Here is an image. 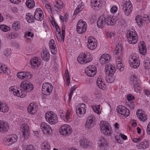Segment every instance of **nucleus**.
Here are the masks:
<instances>
[{"mask_svg": "<svg viewBox=\"0 0 150 150\" xmlns=\"http://www.w3.org/2000/svg\"><path fill=\"white\" fill-rule=\"evenodd\" d=\"M26 6L29 8H32L35 6V3L33 0H28L25 3Z\"/></svg>", "mask_w": 150, "mask_h": 150, "instance_id": "47", "label": "nucleus"}, {"mask_svg": "<svg viewBox=\"0 0 150 150\" xmlns=\"http://www.w3.org/2000/svg\"><path fill=\"white\" fill-rule=\"evenodd\" d=\"M129 62L132 67L137 68L140 64L139 56L135 53L133 54L130 56Z\"/></svg>", "mask_w": 150, "mask_h": 150, "instance_id": "5", "label": "nucleus"}, {"mask_svg": "<svg viewBox=\"0 0 150 150\" xmlns=\"http://www.w3.org/2000/svg\"><path fill=\"white\" fill-rule=\"evenodd\" d=\"M104 19V15H102L99 18L97 22V26L100 28H103L105 26V23Z\"/></svg>", "mask_w": 150, "mask_h": 150, "instance_id": "30", "label": "nucleus"}, {"mask_svg": "<svg viewBox=\"0 0 150 150\" xmlns=\"http://www.w3.org/2000/svg\"><path fill=\"white\" fill-rule=\"evenodd\" d=\"M122 47L120 45L116 46L115 50L116 58H121L122 55Z\"/></svg>", "mask_w": 150, "mask_h": 150, "instance_id": "27", "label": "nucleus"}, {"mask_svg": "<svg viewBox=\"0 0 150 150\" xmlns=\"http://www.w3.org/2000/svg\"><path fill=\"white\" fill-rule=\"evenodd\" d=\"M41 56L43 59L45 61H48L50 58V54L47 51H43L41 54Z\"/></svg>", "mask_w": 150, "mask_h": 150, "instance_id": "43", "label": "nucleus"}, {"mask_svg": "<svg viewBox=\"0 0 150 150\" xmlns=\"http://www.w3.org/2000/svg\"><path fill=\"white\" fill-rule=\"evenodd\" d=\"M27 21L29 23H33L35 21V17H33L31 13H28L25 16Z\"/></svg>", "mask_w": 150, "mask_h": 150, "instance_id": "39", "label": "nucleus"}, {"mask_svg": "<svg viewBox=\"0 0 150 150\" xmlns=\"http://www.w3.org/2000/svg\"><path fill=\"white\" fill-rule=\"evenodd\" d=\"M53 88L52 85L49 83H44L42 87V93L45 95H48L52 92Z\"/></svg>", "mask_w": 150, "mask_h": 150, "instance_id": "8", "label": "nucleus"}, {"mask_svg": "<svg viewBox=\"0 0 150 150\" xmlns=\"http://www.w3.org/2000/svg\"><path fill=\"white\" fill-rule=\"evenodd\" d=\"M149 146L147 142L146 141L138 143L137 145V148L139 149H145L148 147Z\"/></svg>", "mask_w": 150, "mask_h": 150, "instance_id": "38", "label": "nucleus"}, {"mask_svg": "<svg viewBox=\"0 0 150 150\" xmlns=\"http://www.w3.org/2000/svg\"><path fill=\"white\" fill-rule=\"evenodd\" d=\"M18 77L21 79H30L31 76L30 74L28 72L22 71L17 74Z\"/></svg>", "mask_w": 150, "mask_h": 150, "instance_id": "22", "label": "nucleus"}, {"mask_svg": "<svg viewBox=\"0 0 150 150\" xmlns=\"http://www.w3.org/2000/svg\"><path fill=\"white\" fill-rule=\"evenodd\" d=\"M117 110L119 114L125 116H128L130 114L129 110L124 106L119 105L117 106Z\"/></svg>", "mask_w": 150, "mask_h": 150, "instance_id": "15", "label": "nucleus"}, {"mask_svg": "<svg viewBox=\"0 0 150 150\" xmlns=\"http://www.w3.org/2000/svg\"><path fill=\"white\" fill-rule=\"evenodd\" d=\"M127 41L130 44H135L137 43L138 37L136 32L134 30H128L127 33Z\"/></svg>", "mask_w": 150, "mask_h": 150, "instance_id": "1", "label": "nucleus"}, {"mask_svg": "<svg viewBox=\"0 0 150 150\" xmlns=\"http://www.w3.org/2000/svg\"><path fill=\"white\" fill-rule=\"evenodd\" d=\"M105 70L108 72V74H114L116 71V69L114 65L109 64L105 66Z\"/></svg>", "mask_w": 150, "mask_h": 150, "instance_id": "28", "label": "nucleus"}, {"mask_svg": "<svg viewBox=\"0 0 150 150\" xmlns=\"http://www.w3.org/2000/svg\"><path fill=\"white\" fill-rule=\"evenodd\" d=\"M92 108L95 112L100 114L101 113L102 108L100 105H93L91 106Z\"/></svg>", "mask_w": 150, "mask_h": 150, "instance_id": "41", "label": "nucleus"}, {"mask_svg": "<svg viewBox=\"0 0 150 150\" xmlns=\"http://www.w3.org/2000/svg\"><path fill=\"white\" fill-rule=\"evenodd\" d=\"M127 98L129 101H130L134 99V97L131 94H129L127 96Z\"/></svg>", "mask_w": 150, "mask_h": 150, "instance_id": "59", "label": "nucleus"}, {"mask_svg": "<svg viewBox=\"0 0 150 150\" xmlns=\"http://www.w3.org/2000/svg\"><path fill=\"white\" fill-rule=\"evenodd\" d=\"M8 110V105L6 103L2 102L0 104V111L3 112H7Z\"/></svg>", "mask_w": 150, "mask_h": 150, "instance_id": "40", "label": "nucleus"}, {"mask_svg": "<svg viewBox=\"0 0 150 150\" xmlns=\"http://www.w3.org/2000/svg\"><path fill=\"white\" fill-rule=\"evenodd\" d=\"M47 121L51 125L55 124L58 122L57 115L52 111L47 112L45 115Z\"/></svg>", "mask_w": 150, "mask_h": 150, "instance_id": "3", "label": "nucleus"}, {"mask_svg": "<svg viewBox=\"0 0 150 150\" xmlns=\"http://www.w3.org/2000/svg\"><path fill=\"white\" fill-rule=\"evenodd\" d=\"M81 11V10L79 8V6H78L74 11V14H77Z\"/></svg>", "mask_w": 150, "mask_h": 150, "instance_id": "63", "label": "nucleus"}, {"mask_svg": "<svg viewBox=\"0 0 150 150\" xmlns=\"http://www.w3.org/2000/svg\"><path fill=\"white\" fill-rule=\"evenodd\" d=\"M54 8L57 9L62 8L63 6V4L60 0L55 1L54 2Z\"/></svg>", "mask_w": 150, "mask_h": 150, "instance_id": "44", "label": "nucleus"}, {"mask_svg": "<svg viewBox=\"0 0 150 150\" xmlns=\"http://www.w3.org/2000/svg\"><path fill=\"white\" fill-rule=\"evenodd\" d=\"M77 60L79 63L83 64L91 62L92 60V56L89 53H82L80 54Z\"/></svg>", "mask_w": 150, "mask_h": 150, "instance_id": "2", "label": "nucleus"}, {"mask_svg": "<svg viewBox=\"0 0 150 150\" xmlns=\"http://www.w3.org/2000/svg\"><path fill=\"white\" fill-rule=\"evenodd\" d=\"M111 58L110 55L107 54H103L100 57L99 61L100 63L103 65L109 62L110 61Z\"/></svg>", "mask_w": 150, "mask_h": 150, "instance_id": "23", "label": "nucleus"}, {"mask_svg": "<svg viewBox=\"0 0 150 150\" xmlns=\"http://www.w3.org/2000/svg\"><path fill=\"white\" fill-rule=\"evenodd\" d=\"M102 125L100 126V130L102 133L105 135H110L112 133V130L109 124L105 121L102 122Z\"/></svg>", "mask_w": 150, "mask_h": 150, "instance_id": "6", "label": "nucleus"}, {"mask_svg": "<svg viewBox=\"0 0 150 150\" xmlns=\"http://www.w3.org/2000/svg\"><path fill=\"white\" fill-rule=\"evenodd\" d=\"M57 39L59 42H61L62 40L61 35L60 31H58V33H56Z\"/></svg>", "mask_w": 150, "mask_h": 150, "instance_id": "54", "label": "nucleus"}, {"mask_svg": "<svg viewBox=\"0 0 150 150\" xmlns=\"http://www.w3.org/2000/svg\"><path fill=\"white\" fill-rule=\"evenodd\" d=\"M128 105L129 108L132 109H133L134 108V103L132 101H129Z\"/></svg>", "mask_w": 150, "mask_h": 150, "instance_id": "58", "label": "nucleus"}, {"mask_svg": "<svg viewBox=\"0 0 150 150\" xmlns=\"http://www.w3.org/2000/svg\"><path fill=\"white\" fill-rule=\"evenodd\" d=\"M118 131V130L115 131L114 132V137L116 139V141L117 142L120 144H122V142L120 138V136L122 134L120 133Z\"/></svg>", "mask_w": 150, "mask_h": 150, "instance_id": "36", "label": "nucleus"}, {"mask_svg": "<svg viewBox=\"0 0 150 150\" xmlns=\"http://www.w3.org/2000/svg\"><path fill=\"white\" fill-rule=\"evenodd\" d=\"M17 136L15 134L8 136L4 139V144L7 146L11 145L17 141Z\"/></svg>", "mask_w": 150, "mask_h": 150, "instance_id": "11", "label": "nucleus"}, {"mask_svg": "<svg viewBox=\"0 0 150 150\" xmlns=\"http://www.w3.org/2000/svg\"><path fill=\"white\" fill-rule=\"evenodd\" d=\"M96 67L94 65H90L86 68L85 73L89 76L93 77L96 73Z\"/></svg>", "mask_w": 150, "mask_h": 150, "instance_id": "13", "label": "nucleus"}, {"mask_svg": "<svg viewBox=\"0 0 150 150\" xmlns=\"http://www.w3.org/2000/svg\"><path fill=\"white\" fill-rule=\"evenodd\" d=\"M70 115V111H69V110H68L67 112H66V114L65 116V117L66 120V121H68L69 120Z\"/></svg>", "mask_w": 150, "mask_h": 150, "instance_id": "61", "label": "nucleus"}, {"mask_svg": "<svg viewBox=\"0 0 150 150\" xmlns=\"http://www.w3.org/2000/svg\"><path fill=\"white\" fill-rule=\"evenodd\" d=\"M9 90L11 92H13L14 95L22 98L25 97L27 94L26 91H23L21 89V86L20 88H17L15 86H13L9 88Z\"/></svg>", "mask_w": 150, "mask_h": 150, "instance_id": "4", "label": "nucleus"}, {"mask_svg": "<svg viewBox=\"0 0 150 150\" xmlns=\"http://www.w3.org/2000/svg\"><path fill=\"white\" fill-rule=\"evenodd\" d=\"M106 34L107 37L112 40L115 38V34L113 32L111 31L108 32H106Z\"/></svg>", "mask_w": 150, "mask_h": 150, "instance_id": "50", "label": "nucleus"}, {"mask_svg": "<svg viewBox=\"0 0 150 150\" xmlns=\"http://www.w3.org/2000/svg\"><path fill=\"white\" fill-rule=\"evenodd\" d=\"M71 131L70 126L66 124L62 125L59 129L60 133L63 135H68L71 134Z\"/></svg>", "mask_w": 150, "mask_h": 150, "instance_id": "12", "label": "nucleus"}, {"mask_svg": "<svg viewBox=\"0 0 150 150\" xmlns=\"http://www.w3.org/2000/svg\"><path fill=\"white\" fill-rule=\"evenodd\" d=\"M31 66L32 68H37L41 64L40 59L37 57H34L30 60Z\"/></svg>", "mask_w": 150, "mask_h": 150, "instance_id": "19", "label": "nucleus"}, {"mask_svg": "<svg viewBox=\"0 0 150 150\" xmlns=\"http://www.w3.org/2000/svg\"><path fill=\"white\" fill-rule=\"evenodd\" d=\"M97 40L93 37L90 36L89 37L87 43L88 48L91 50L95 49L97 46Z\"/></svg>", "mask_w": 150, "mask_h": 150, "instance_id": "14", "label": "nucleus"}, {"mask_svg": "<svg viewBox=\"0 0 150 150\" xmlns=\"http://www.w3.org/2000/svg\"><path fill=\"white\" fill-rule=\"evenodd\" d=\"M21 26L19 22H16L13 24L12 28L14 30H17L20 29Z\"/></svg>", "mask_w": 150, "mask_h": 150, "instance_id": "48", "label": "nucleus"}, {"mask_svg": "<svg viewBox=\"0 0 150 150\" xmlns=\"http://www.w3.org/2000/svg\"><path fill=\"white\" fill-rule=\"evenodd\" d=\"M22 127V134L24 136V138H26L30 134L29 126L28 124H24L23 125Z\"/></svg>", "mask_w": 150, "mask_h": 150, "instance_id": "24", "label": "nucleus"}, {"mask_svg": "<svg viewBox=\"0 0 150 150\" xmlns=\"http://www.w3.org/2000/svg\"><path fill=\"white\" fill-rule=\"evenodd\" d=\"M137 77L136 75L135 74L132 75L130 78V81L131 83L133 84L135 91L137 92L141 90L142 88L138 82Z\"/></svg>", "mask_w": 150, "mask_h": 150, "instance_id": "7", "label": "nucleus"}, {"mask_svg": "<svg viewBox=\"0 0 150 150\" xmlns=\"http://www.w3.org/2000/svg\"><path fill=\"white\" fill-rule=\"evenodd\" d=\"M99 145L100 147H105L106 146L107 142L103 137H101L99 139Z\"/></svg>", "mask_w": 150, "mask_h": 150, "instance_id": "45", "label": "nucleus"}, {"mask_svg": "<svg viewBox=\"0 0 150 150\" xmlns=\"http://www.w3.org/2000/svg\"><path fill=\"white\" fill-rule=\"evenodd\" d=\"M20 86L21 89L23 91H26V93L27 92L31 91L33 88V86L32 83L26 81L22 82Z\"/></svg>", "mask_w": 150, "mask_h": 150, "instance_id": "10", "label": "nucleus"}, {"mask_svg": "<svg viewBox=\"0 0 150 150\" xmlns=\"http://www.w3.org/2000/svg\"><path fill=\"white\" fill-rule=\"evenodd\" d=\"M95 118L94 116L93 115H91L88 117L85 124V127L88 128H90L92 127L95 123Z\"/></svg>", "mask_w": 150, "mask_h": 150, "instance_id": "18", "label": "nucleus"}, {"mask_svg": "<svg viewBox=\"0 0 150 150\" xmlns=\"http://www.w3.org/2000/svg\"><path fill=\"white\" fill-rule=\"evenodd\" d=\"M136 21L138 25H140L142 23L143 20L141 16H137L135 18Z\"/></svg>", "mask_w": 150, "mask_h": 150, "instance_id": "51", "label": "nucleus"}, {"mask_svg": "<svg viewBox=\"0 0 150 150\" xmlns=\"http://www.w3.org/2000/svg\"><path fill=\"white\" fill-rule=\"evenodd\" d=\"M123 11L124 12L125 14L128 16L131 12L132 10V3L128 4H124L123 5L122 8Z\"/></svg>", "mask_w": 150, "mask_h": 150, "instance_id": "20", "label": "nucleus"}, {"mask_svg": "<svg viewBox=\"0 0 150 150\" xmlns=\"http://www.w3.org/2000/svg\"><path fill=\"white\" fill-rule=\"evenodd\" d=\"M0 73H5L6 74L8 75L10 73V69L7 67L6 66L0 64Z\"/></svg>", "mask_w": 150, "mask_h": 150, "instance_id": "34", "label": "nucleus"}, {"mask_svg": "<svg viewBox=\"0 0 150 150\" xmlns=\"http://www.w3.org/2000/svg\"><path fill=\"white\" fill-rule=\"evenodd\" d=\"M55 44L53 45H52L51 47L50 48L52 50H51V52L53 54H56L57 52V48L55 47Z\"/></svg>", "mask_w": 150, "mask_h": 150, "instance_id": "53", "label": "nucleus"}, {"mask_svg": "<svg viewBox=\"0 0 150 150\" xmlns=\"http://www.w3.org/2000/svg\"><path fill=\"white\" fill-rule=\"evenodd\" d=\"M40 128L43 132L45 135H48L51 133L52 129L45 122L41 123Z\"/></svg>", "mask_w": 150, "mask_h": 150, "instance_id": "17", "label": "nucleus"}, {"mask_svg": "<svg viewBox=\"0 0 150 150\" xmlns=\"http://www.w3.org/2000/svg\"><path fill=\"white\" fill-rule=\"evenodd\" d=\"M146 131L147 133L150 135V122L147 125Z\"/></svg>", "mask_w": 150, "mask_h": 150, "instance_id": "64", "label": "nucleus"}, {"mask_svg": "<svg viewBox=\"0 0 150 150\" xmlns=\"http://www.w3.org/2000/svg\"><path fill=\"white\" fill-rule=\"evenodd\" d=\"M137 114L139 119L141 121L144 122L146 120V116L142 112V111L138 110Z\"/></svg>", "mask_w": 150, "mask_h": 150, "instance_id": "33", "label": "nucleus"}, {"mask_svg": "<svg viewBox=\"0 0 150 150\" xmlns=\"http://www.w3.org/2000/svg\"><path fill=\"white\" fill-rule=\"evenodd\" d=\"M62 37L63 41H64L65 36V26L63 25L62 27Z\"/></svg>", "mask_w": 150, "mask_h": 150, "instance_id": "57", "label": "nucleus"}, {"mask_svg": "<svg viewBox=\"0 0 150 150\" xmlns=\"http://www.w3.org/2000/svg\"><path fill=\"white\" fill-rule=\"evenodd\" d=\"M141 45L139 47V50H146V48L145 46V44L144 42L143 41H141L140 42Z\"/></svg>", "mask_w": 150, "mask_h": 150, "instance_id": "55", "label": "nucleus"}, {"mask_svg": "<svg viewBox=\"0 0 150 150\" xmlns=\"http://www.w3.org/2000/svg\"><path fill=\"white\" fill-rule=\"evenodd\" d=\"M105 80L106 82L108 83H112L115 80L113 74H108L106 77Z\"/></svg>", "mask_w": 150, "mask_h": 150, "instance_id": "42", "label": "nucleus"}, {"mask_svg": "<svg viewBox=\"0 0 150 150\" xmlns=\"http://www.w3.org/2000/svg\"><path fill=\"white\" fill-rule=\"evenodd\" d=\"M86 105L84 104H81L80 107L76 110V112L79 117H81V115H83L86 113Z\"/></svg>", "mask_w": 150, "mask_h": 150, "instance_id": "26", "label": "nucleus"}, {"mask_svg": "<svg viewBox=\"0 0 150 150\" xmlns=\"http://www.w3.org/2000/svg\"><path fill=\"white\" fill-rule=\"evenodd\" d=\"M34 16L35 19L37 20L41 21L43 20L44 15L40 8H37L36 9L35 12Z\"/></svg>", "mask_w": 150, "mask_h": 150, "instance_id": "21", "label": "nucleus"}, {"mask_svg": "<svg viewBox=\"0 0 150 150\" xmlns=\"http://www.w3.org/2000/svg\"><path fill=\"white\" fill-rule=\"evenodd\" d=\"M37 106L34 103H31L28 107V111L31 115L35 114L37 111Z\"/></svg>", "mask_w": 150, "mask_h": 150, "instance_id": "25", "label": "nucleus"}, {"mask_svg": "<svg viewBox=\"0 0 150 150\" xmlns=\"http://www.w3.org/2000/svg\"><path fill=\"white\" fill-rule=\"evenodd\" d=\"M142 20L143 21H145L147 23L150 22V18L147 16L146 17H144L142 19Z\"/></svg>", "mask_w": 150, "mask_h": 150, "instance_id": "62", "label": "nucleus"}, {"mask_svg": "<svg viewBox=\"0 0 150 150\" xmlns=\"http://www.w3.org/2000/svg\"><path fill=\"white\" fill-rule=\"evenodd\" d=\"M87 25L85 22L81 20L79 21L77 25L76 30L79 34L84 33L86 30Z\"/></svg>", "mask_w": 150, "mask_h": 150, "instance_id": "9", "label": "nucleus"}, {"mask_svg": "<svg viewBox=\"0 0 150 150\" xmlns=\"http://www.w3.org/2000/svg\"><path fill=\"white\" fill-rule=\"evenodd\" d=\"M144 66L146 69H149L150 68V59L148 58H146L144 62Z\"/></svg>", "mask_w": 150, "mask_h": 150, "instance_id": "49", "label": "nucleus"}, {"mask_svg": "<svg viewBox=\"0 0 150 150\" xmlns=\"http://www.w3.org/2000/svg\"><path fill=\"white\" fill-rule=\"evenodd\" d=\"M81 145L83 147L89 148L91 146L90 142L86 139H84L80 142Z\"/></svg>", "mask_w": 150, "mask_h": 150, "instance_id": "31", "label": "nucleus"}, {"mask_svg": "<svg viewBox=\"0 0 150 150\" xmlns=\"http://www.w3.org/2000/svg\"><path fill=\"white\" fill-rule=\"evenodd\" d=\"M117 10V6H113L111 9L110 11L112 13H116Z\"/></svg>", "mask_w": 150, "mask_h": 150, "instance_id": "60", "label": "nucleus"}, {"mask_svg": "<svg viewBox=\"0 0 150 150\" xmlns=\"http://www.w3.org/2000/svg\"><path fill=\"white\" fill-rule=\"evenodd\" d=\"M0 28L2 31L5 32H7L10 29L9 27L5 25H1Z\"/></svg>", "mask_w": 150, "mask_h": 150, "instance_id": "52", "label": "nucleus"}, {"mask_svg": "<svg viewBox=\"0 0 150 150\" xmlns=\"http://www.w3.org/2000/svg\"><path fill=\"white\" fill-rule=\"evenodd\" d=\"M104 15V19L106 24L108 25H112L115 24L116 21L117 20V19L116 18H113L111 16L108 15Z\"/></svg>", "mask_w": 150, "mask_h": 150, "instance_id": "16", "label": "nucleus"}, {"mask_svg": "<svg viewBox=\"0 0 150 150\" xmlns=\"http://www.w3.org/2000/svg\"><path fill=\"white\" fill-rule=\"evenodd\" d=\"M96 83L97 86L99 88L103 90L105 89V84L103 82L101 78H98L97 80Z\"/></svg>", "mask_w": 150, "mask_h": 150, "instance_id": "37", "label": "nucleus"}, {"mask_svg": "<svg viewBox=\"0 0 150 150\" xmlns=\"http://www.w3.org/2000/svg\"><path fill=\"white\" fill-rule=\"evenodd\" d=\"M122 61L121 58H117L116 61L117 67L120 71H123L124 69L123 65L121 62Z\"/></svg>", "mask_w": 150, "mask_h": 150, "instance_id": "32", "label": "nucleus"}, {"mask_svg": "<svg viewBox=\"0 0 150 150\" xmlns=\"http://www.w3.org/2000/svg\"><path fill=\"white\" fill-rule=\"evenodd\" d=\"M8 124L6 122L0 121V132H4L7 131L8 129Z\"/></svg>", "mask_w": 150, "mask_h": 150, "instance_id": "29", "label": "nucleus"}, {"mask_svg": "<svg viewBox=\"0 0 150 150\" xmlns=\"http://www.w3.org/2000/svg\"><path fill=\"white\" fill-rule=\"evenodd\" d=\"M23 147V150H34V148L33 146L32 145L30 144L26 148L25 147Z\"/></svg>", "mask_w": 150, "mask_h": 150, "instance_id": "56", "label": "nucleus"}, {"mask_svg": "<svg viewBox=\"0 0 150 150\" xmlns=\"http://www.w3.org/2000/svg\"><path fill=\"white\" fill-rule=\"evenodd\" d=\"M50 145L49 143L46 141L43 143L41 146V150H49Z\"/></svg>", "mask_w": 150, "mask_h": 150, "instance_id": "46", "label": "nucleus"}, {"mask_svg": "<svg viewBox=\"0 0 150 150\" xmlns=\"http://www.w3.org/2000/svg\"><path fill=\"white\" fill-rule=\"evenodd\" d=\"M100 1V0H91V6L92 8L95 7V8H99L100 6H101Z\"/></svg>", "mask_w": 150, "mask_h": 150, "instance_id": "35", "label": "nucleus"}]
</instances>
